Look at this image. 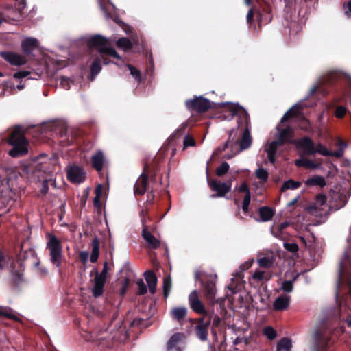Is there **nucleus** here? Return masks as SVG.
Returning <instances> with one entry per match:
<instances>
[{
  "mask_svg": "<svg viewBox=\"0 0 351 351\" xmlns=\"http://www.w3.org/2000/svg\"><path fill=\"white\" fill-rule=\"evenodd\" d=\"M67 179L72 183H81L85 180L86 173L77 165H71L66 170Z\"/></svg>",
  "mask_w": 351,
  "mask_h": 351,
  "instance_id": "obj_12",
  "label": "nucleus"
},
{
  "mask_svg": "<svg viewBox=\"0 0 351 351\" xmlns=\"http://www.w3.org/2000/svg\"><path fill=\"white\" fill-rule=\"evenodd\" d=\"M1 57L13 66H22L27 63L25 57L12 51H2Z\"/></svg>",
  "mask_w": 351,
  "mask_h": 351,
  "instance_id": "obj_14",
  "label": "nucleus"
},
{
  "mask_svg": "<svg viewBox=\"0 0 351 351\" xmlns=\"http://www.w3.org/2000/svg\"><path fill=\"white\" fill-rule=\"evenodd\" d=\"M107 56L113 57L117 60L121 59L119 54L117 52V51L114 48L108 47L106 46V47L101 49V55H100V56L101 57V58L103 60V63L104 64H108L110 62V61L108 60V58L106 57Z\"/></svg>",
  "mask_w": 351,
  "mask_h": 351,
  "instance_id": "obj_23",
  "label": "nucleus"
},
{
  "mask_svg": "<svg viewBox=\"0 0 351 351\" xmlns=\"http://www.w3.org/2000/svg\"><path fill=\"white\" fill-rule=\"evenodd\" d=\"M211 320L212 315L203 316L195 319V334L196 337L202 341L208 340V329Z\"/></svg>",
  "mask_w": 351,
  "mask_h": 351,
  "instance_id": "obj_8",
  "label": "nucleus"
},
{
  "mask_svg": "<svg viewBox=\"0 0 351 351\" xmlns=\"http://www.w3.org/2000/svg\"><path fill=\"white\" fill-rule=\"evenodd\" d=\"M88 258V252L86 251H82L79 254V259L83 263L86 264Z\"/></svg>",
  "mask_w": 351,
  "mask_h": 351,
  "instance_id": "obj_60",
  "label": "nucleus"
},
{
  "mask_svg": "<svg viewBox=\"0 0 351 351\" xmlns=\"http://www.w3.org/2000/svg\"><path fill=\"white\" fill-rule=\"evenodd\" d=\"M305 184L307 186H318L323 188L326 186V180L324 177L321 176H314L309 178L305 181Z\"/></svg>",
  "mask_w": 351,
  "mask_h": 351,
  "instance_id": "obj_32",
  "label": "nucleus"
},
{
  "mask_svg": "<svg viewBox=\"0 0 351 351\" xmlns=\"http://www.w3.org/2000/svg\"><path fill=\"white\" fill-rule=\"evenodd\" d=\"M254 174L256 178L260 180L261 182L262 183L266 182L269 178L268 171L262 167H259L258 169H257Z\"/></svg>",
  "mask_w": 351,
  "mask_h": 351,
  "instance_id": "obj_40",
  "label": "nucleus"
},
{
  "mask_svg": "<svg viewBox=\"0 0 351 351\" xmlns=\"http://www.w3.org/2000/svg\"><path fill=\"white\" fill-rule=\"evenodd\" d=\"M162 288L164 298H167L171 289V279L170 276L164 278Z\"/></svg>",
  "mask_w": 351,
  "mask_h": 351,
  "instance_id": "obj_42",
  "label": "nucleus"
},
{
  "mask_svg": "<svg viewBox=\"0 0 351 351\" xmlns=\"http://www.w3.org/2000/svg\"><path fill=\"white\" fill-rule=\"evenodd\" d=\"M252 143V138L250 136V129L248 126L245 128L241 139L239 143L240 150L248 149Z\"/></svg>",
  "mask_w": 351,
  "mask_h": 351,
  "instance_id": "obj_27",
  "label": "nucleus"
},
{
  "mask_svg": "<svg viewBox=\"0 0 351 351\" xmlns=\"http://www.w3.org/2000/svg\"><path fill=\"white\" fill-rule=\"evenodd\" d=\"M93 274H95V276L93 280L94 286L92 289V293L97 298L102 295L106 279L99 277V272L95 268L90 272V276H93Z\"/></svg>",
  "mask_w": 351,
  "mask_h": 351,
  "instance_id": "obj_15",
  "label": "nucleus"
},
{
  "mask_svg": "<svg viewBox=\"0 0 351 351\" xmlns=\"http://www.w3.org/2000/svg\"><path fill=\"white\" fill-rule=\"evenodd\" d=\"M290 302V297L286 295L278 296L274 302V309L284 311L287 308Z\"/></svg>",
  "mask_w": 351,
  "mask_h": 351,
  "instance_id": "obj_25",
  "label": "nucleus"
},
{
  "mask_svg": "<svg viewBox=\"0 0 351 351\" xmlns=\"http://www.w3.org/2000/svg\"><path fill=\"white\" fill-rule=\"evenodd\" d=\"M47 238V249L49 252L50 261L53 265L60 269L63 259L62 243L53 234H48Z\"/></svg>",
  "mask_w": 351,
  "mask_h": 351,
  "instance_id": "obj_5",
  "label": "nucleus"
},
{
  "mask_svg": "<svg viewBox=\"0 0 351 351\" xmlns=\"http://www.w3.org/2000/svg\"><path fill=\"white\" fill-rule=\"evenodd\" d=\"M183 144L184 148H186L188 147H193L196 145V141L192 136L188 134L185 136Z\"/></svg>",
  "mask_w": 351,
  "mask_h": 351,
  "instance_id": "obj_49",
  "label": "nucleus"
},
{
  "mask_svg": "<svg viewBox=\"0 0 351 351\" xmlns=\"http://www.w3.org/2000/svg\"><path fill=\"white\" fill-rule=\"evenodd\" d=\"M259 215L262 221H270L274 216V210L269 206H262L258 209Z\"/></svg>",
  "mask_w": 351,
  "mask_h": 351,
  "instance_id": "obj_31",
  "label": "nucleus"
},
{
  "mask_svg": "<svg viewBox=\"0 0 351 351\" xmlns=\"http://www.w3.org/2000/svg\"><path fill=\"white\" fill-rule=\"evenodd\" d=\"M86 43L90 49H96L99 51V55H101V50L107 46L108 40L104 36L97 34L88 38Z\"/></svg>",
  "mask_w": 351,
  "mask_h": 351,
  "instance_id": "obj_16",
  "label": "nucleus"
},
{
  "mask_svg": "<svg viewBox=\"0 0 351 351\" xmlns=\"http://www.w3.org/2000/svg\"><path fill=\"white\" fill-rule=\"evenodd\" d=\"M258 265L261 267L269 268L274 264V258L264 256L258 261Z\"/></svg>",
  "mask_w": 351,
  "mask_h": 351,
  "instance_id": "obj_46",
  "label": "nucleus"
},
{
  "mask_svg": "<svg viewBox=\"0 0 351 351\" xmlns=\"http://www.w3.org/2000/svg\"><path fill=\"white\" fill-rule=\"evenodd\" d=\"M171 313L173 319L180 322L186 316L187 310L185 307H176L171 310Z\"/></svg>",
  "mask_w": 351,
  "mask_h": 351,
  "instance_id": "obj_34",
  "label": "nucleus"
},
{
  "mask_svg": "<svg viewBox=\"0 0 351 351\" xmlns=\"http://www.w3.org/2000/svg\"><path fill=\"white\" fill-rule=\"evenodd\" d=\"M343 9L346 16H351V1H349L347 3L343 5Z\"/></svg>",
  "mask_w": 351,
  "mask_h": 351,
  "instance_id": "obj_61",
  "label": "nucleus"
},
{
  "mask_svg": "<svg viewBox=\"0 0 351 351\" xmlns=\"http://www.w3.org/2000/svg\"><path fill=\"white\" fill-rule=\"evenodd\" d=\"M137 285L138 287V294L140 295H143L147 293V287L143 282L142 279H140L137 281Z\"/></svg>",
  "mask_w": 351,
  "mask_h": 351,
  "instance_id": "obj_55",
  "label": "nucleus"
},
{
  "mask_svg": "<svg viewBox=\"0 0 351 351\" xmlns=\"http://www.w3.org/2000/svg\"><path fill=\"white\" fill-rule=\"evenodd\" d=\"M263 333L269 340H274L277 337L276 330L271 326H266L263 328Z\"/></svg>",
  "mask_w": 351,
  "mask_h": 351,
  "instance_id": "obj_43",
  "label": "nucleus"
},
{
  "mask_svg": "<svg viewBox=\"0 0 351 351\" xmlns=\"http://www.w3.org/2000/svg\"><path fill=\"white\" fill-rule=\"evenodd\" d=\"M213 315V313H210ZM213 319V326L215 327H218L220 326L221 323V317L218 315H215L213 317L212 316Z\"/></svg>",
  "mask_w": 351,
  "mask_h": 351,
  "instance_id": "obj_64",
  "label": "nucleus"
},
{
  "mask_svg": "<svg viewBox=\"0 0 351 351\" xmlns=\"http://www.w3.org/2000/svg\"><path fill=\"white\" fill-rule=\"evenodd\" d=\"M7 142L12 147L8 152L10 156L16 158L27 154L29 142L20 126H16L12 130L8 138Z\"/></svg>",
  "mask_w": 351,
  "mask_h": 351,
  "instance_id": "obj_2",
  "label": "nucleus"
},
{
  "mask_svg": "<svg viewBox=\"0 0 351 351\" xmlns=\"http://www.w3.org/2000/svg\"><path fill=\"white\" fill-rule=\"evenodd\" d=\"M116 44L118 48L123 49L124 51H128L132 48V42L125 37L119 38Z\"/></svg>",
  "mask_w": 351,
  "mask_h": 351,
  "instance_id": "obj_38",
  "label": "nucleus"
},
{
  "mask_svg": "<svg viewBox=\"0 0 351 351\" xmlns=\"http://www.w3.org/2000/svg\"><path fill=\"white\" fill-rule=\"evenodd\" d=\"M276 130H278V134L276 136V140L282 145L291 144L295 145L298 149H300L298 145L299 139L293 140L295 131L291 126L287 125L285 128H282L280 125H278L276 127Z\"/></svg>",
  "mask_w": 351,
  "mask_h": 351,
  "instance_id": "obj_9",
  "label": "nucleus"
},
{
  "mask_svg": "<svg viewBox=\"0 0 351 351\" xmlns=\"http://www.w3.org/2000/svg\"><path fill=\"white\" fill-rule=\"evenodd\" d=\"M215 278L216 276H207L202 274L201 271H196L195 273V281H199L201 283L205 298L208 302L212 304L218 302V301L215 300Z\"/></svg>",
  "mask_w": 351,
  "mask_h": 351,
  "instance_id": "obj_4",
  "label": "nucleus"
},
{
  "mask_svg": "<svg viewBox=\"0 0 351 351\" xmlns=\"http://www.w3.org/2000/svg\"><path fill=\"white\" fill-rule=\"evenodd\" d=\"M252 277L257 282H267L271 278L272 274L269 271L256 270Z\"/></svg>",
  "mask_w": 351,
  "mask_h": 351,
  "instance_id": "obj_33",
  "label": "nucleus"
},
{
  "mask_svg": "<svg viewBox=\"0 0 351 351\" xmlns=\"http://www.w3.org/2000/svg\"><path fill=\"white\" fill-rule=\"evenodd\" d=\"M108 271V263L105 262L104 264L103 269H102L101 272L100 274H99V276L102 278L106 279Z\"/></svg>",
  "mask_w": 351,
  "mask_h": 351,
  "instance_id": "obj_63",
  "label": "nucleus"
},
{
  "mask_svg": "<svg viewBox=\"0 0 351 351\" xmlns=\"http://www.w3.org/2000/svg\"><path fill=\"white\" fill-rule=\"evenodd\" d=\"M144 277L148 285L149 292L152 294H154L156 290V285L158 281L156 274H154V271L149 270L145 272Z\"/></svg>",
  "mask_w": 351,
  "mask_h": 351,
  "instance_id": "obj_24",
  "label": "nucleus"
},
{
  "mask_svg": "<svg viewBox=\"0 0 351 351\" xmlns=\"http://www.w3.org/2000/svg\"><path fill=\"white\" fill-rule=\"evenodd\" d=\"M284 247L288 252H290L291 253H295L299 250V247H298V244H296L295 243H285Z\"/></svg>",
  "mask_w": 351,
  "mask_h": 351,
  "instance_id": "obj_51",
  "label": "nucleus"
},
{
  "mask_svg": "<svg viewBox=\"0 0 351 351\" xmlns=\"http://www.w3.org/2000/svg\"><path fill=\"white\" fill-rule=\"evenodd\" d=\"M347 108L343 106H337L335 110V116L338 119H343L347 113Z\"/></svg>",
  "mask_w": 351,
  "mask_h": 351,
  "instance_id": "obj_48",
  "label": "nucleus"
},
{
  "mask_svg": "<svg viewBox=\"0 0 351 351\" xmlns=\"http://www.w3.org/2000/svg\"><path fill=\"white\" fill-rule=\"evenodd\" d=\"M326 196L324 194H322V193H319L318 195H316L315 197V202L314 203L313 205H311L309 207H308V209L309 210H317L318 209V207L317 206H322L323 205H324L326 202Z\"/></svg>",
  "mask_w": 351,
  "mask_h": 351,
  "instance_id": "obj_39",
  "label": "nucleus"
},
{
  "mask_svg": "<svg viewBox=\"0 0 351 351\" xmlns=\"http://www.w3.org/2000/svg\"><path fill=\"white\" fill-rule=\"evenodd\" d=\"M295 165L297 167H302L306 169H317L319 167V165L315 163L311 160L307 158H300L295 161Z\"/></svg>",
  "mask_w": 351,
  "mask_h": 351,
  "instance_id": "obj_35",
  "label": "nucleus"
},
{
  "mask_svg": "<svg viewBox=\"0 0 351 351\" xmlns=\"http://www.w3.org/2000/svg\"><path fill=\"white\" fill-rule=\"evenodd\" d=\"M58 136L60 138V144L62 146H69L71 145L74 141L73 136H69L66 128H62L60 129Z\"/></svg>",
  "mask_w": 351,
  "mask_h": 351,
  "instance_id": "obj_29",
  "label": "nucleus"
},
{
  "mask_svg": "<svg viewBox=\"0 0 351 351\" xmlns=\"http://www.w3.org/2000/svg\"><path fill=\"white\" fill-rule=\"evenodd\" d=\"M239 192L244 193L245 195L250 193V190L245 182H243L239 188Z\"/></svg>",
  "mask_w": 351,
  "mask_h": 351,
  "instance_id": "obj_62",
  "label": "nucleus"
},
{
  "mask_svg": "<svg viewBox=\"0 0 351 351\" xmlns=\"http://www.w3.org/2000/svg\"><path fill=\"white\" fill-rule=\"evenodd\" d=\"M230 169V165L228 162H223L221 165L216 169L215 173L218 177H222L226 175Z\"/></svg>",
  "mask_w": 351,
  "mask_h": 351,
  "instance_id": "obj_45",
  "label": "nucleus"
},
{
  "mask_svg": "<svg viewBox=\"0 0 351 351\" xmlns=\"http://www.w3.org/2000/svg\"><path fill=\"white\" fill-rule=\"evenodd\" d=\"M129 67V70L130 71V74L138 82H141V73L140 71L136 69L135 68L134 66H132V65H129L128 66Z\"/></svg>",
  "mask_w": 351,
  "mask_h": 351,
  "instance_id": "obj_53",
  "label": "nucleus"
},
{
  "mask_svg": "<svg viewBox=\"0 0 351 351\" xmlns=\"http://www.w3.org/2000/svg\"><path fill=\"white\" fill-rule=\"evenodd\" d=\"M281 289L283 291L289 293L293 290V282L291 280H285L282 283Z\"/></svg>",
  "mask_w": 351,
  "mask_h": 351,
  "instance_id": "obj_52",
  "label": "nucleus"
},
{
  "mask_svg": "<svg viewBox=\"0 0 351 351\" xmlns=\"http://www.w3.org/2000/svg\"><path fill=\"white\" fill-rule=\"evenodd\" d=\"M186 106L191 112L204 113L211 108V103L209 99L199 96L195 97L193 99L187 100Z\"/></svg>",
  "mask_w": 351,
  "mask_h": 351,
  "instance_id": "obj_10",
  "label": "nucleus"
},
{
  "mask_svg": "<svg viewBox=\"0 0 351 351\" xmlns=\"http://www.w3.org/2000/svg\"><path fill=\"white\" fill-rule=\"evenodd\" d=\"M101 62H103V60L100 55L94 58L93 62L90 66V72L93 77L97 75L101 70Z\"/></svg>",
  "mask_w": 351,
  "mask_h": 351,
  "instance_id": "obj_36",
  "label": "nucleus"
},
{
  "mask_svg": "<svg viewBox=\"0 0 351 351\" xmlns=\"http://www.w3.org/2000/svg\"><path fill=\"white\" fill-rule=\"evenodd\" d=\"M229 116L230 119H232L234 116H238L239 119L245 121L246 126L250 124V116L245 109L241 106H230Z\"/></svg>",
  "mask_w": 351,
  "mask_h": 351,
  "instance_id": "obj_19",
  "label": "nucleus"
},
{
  "mask_svg": "<svg viewBox=\"0 0 351 351\" xmlns=\"http://www.w3.org/2000/svg\"><path fill=\"white\" fill-rule=\"evenodd\" d=\"M292 348L291 340L284 337L277 344V351H291Z\"/></svg>",
  "mask_w": 351,
  "mask_h": 351,
  "instance_id": "obj_37",
  "label": "nucleus"
},
{
  "mask_svg": "<svg viewBox=\"0 0 351 351\" xmlns=\"http://www.w3.org/2000/svg\"><path fill=\"white\" fill-rule=\"evenodd\" d=\"M32 260V264L35 267H38L40 261L36 256L35 250L31 247L24 249V245H21V251L17 255V260L11 265V273L12 275L13 283L18 287L23 281V272L25 266L23 262L27 260Z\"/></svg>",
  "mask_w": 351,
  "mask_h": 351,
  "instance_id": "obj_1",
  "label": "nucleus"
},
{
  "mask_svg": "<svg viewBox=\"0 0 351 351\" xmlns=\"http://www.w3.org/2000/svg\"><path fill=\"white\" fill-rule=\"evenodd\" d=\"M92 252L90 257L91 263H95L97 261L99 255V246L100 241L97 237L95 236L93 239L92 243Z\"/></svg>",
  "mask_w": 351,
  "mask_h": 351,
  "instance_id": "obj_28",
  "label": "nucleus"
},
{
  "mask_svg": "<svg viewBox=\"0 0 351 351\" xmlns=\"http://www.w3.org/2000/svg\"><path fill=\"white\" fill-rule=\"evenodd\" d=\"M207 182L210 191L215 193L211 195L212 198L225 197L226 195L231 191V182H222L210 178L208 174H207Z\"/></svg>",
  "mask_w": 351,
  "mask_h": 351,
  "instance_id": "obj_7",
  "label": "nucleus"
},
{
  "mask_svg": "<svg viewBox=\"0 0 351 351\" xmlns=\"http://www.w3.org/2000/svg\"><path fill=\"white\" fill-rule=\"evenodd\" d=\"M189 303L190 308L196 313L203 316L212 315L206 311L202 301L199 299L198 292L193 290L189 295Z\"/></svg>",
  "mask_w": 351,
  "mask_h": 351,
  "instance_id": "obj_11",
  "label": "nucleus"
},
{
  "mask_svg": "<svg viewBox=\"0 0 351 351\" xmlns=\"http://www.w3.org/2000/svg\"><path fill=\"white\" fill-rule=\"evenodd\" d=\"M100 8L106 19H112L114 23L120 26L123 24V22L120 19L114 9L111 8L110 6L105 5L101 2Z\"/></svg>",
  "mask_w": 351,
  "mask_h": 351,
  "instance_id": "obj_21",
  "label": "nucleus"
},
{
  "mask_svg": "<svg viewBox=\"0 0 351 351\" xmlns=\"http://www.w3.org/2000/svg\"><path fill=\"white\" fill-rule=\"evenodd\" d=\"M263 12L266 14L264 16V14L262 13L260 10L256 12L257 14V20L258 25L261 26L263 23H268L271 21V16H270L271 8L269 5H265L264 8H263Z\"/></svg>",
  "mask_w": 351,
  "mask_h": 351,
  "instance_id": "obj_26",
  "label": "nucleus"
},
{
  "mask_svg": "<svg viewBox=\"0 0 351 351\" xmlns=\"http://www.w3.org/2000/svg\"><path fill=\"white\" fill-rule=\"evenodd\" d=\"M282 146L277 140H274L271 141L268 148L266 149L267 153L269 154H276L277 149L278 147Z\"/></svg>",
  "mask_w": 351,
  "mask_h": 351,
  "instance_id": "obj_47",
  "label": "nucleus"
},
{
  "mask_svg": "<svg viewBox=\"0 0 351 351\" xmlns=\"http://www.w3.org/2000/svg\"><path fill=\"white\" fill-rule=\"evenodd\" d=\"M29 74H30V73L29 71H20L16 72L14 74V77L15 79H21V78H24V77L28 76Z\"/></svg>",
  "mask_w": 351,
  "mask_h": 351,
  "instance_id": "obj_59",
  "label": "nucleus"
},
{
  "mask_svg": "<svg viewBox=\"0 0 351 351\" xmlns=\"http://www.w3.org/2000/svg\"><path fill=\"white\" fill-rule=\"evenodd\" d=\"M142 237L147 242L148 247L152 249H157L160 247V241L149 231L145 220L142 219Z\"/></svg>",
  "mask_w": 351,
  "mask_h": 351,
  "instance_id": "obj_17",
  "label": "nucleus"
},
{
  "mask_svg": "<svg viewBox=\"0 0 351 351\" xmlns=\"http://www.w3.org/2000/svg\"><path fill=\"white\" fill-rule=\"evenodd\" d=\"M3 317L14 320L16 319V317L12 313V310L10 308L0 306V317Z\"/></svg>",
  "mask_w": 351,
  "mask_h": 351,
  "instance_id": "obj_44",
  "label": "nucleus"
},
{
  "mask_svg": "<svg viewBox=\"0 0 351 351\" xmlns=\"http://www.w3.org/2000/svg\"><path fill=\"white\" fill-rule=\"evenodd\" d=\"M301 185V183L300 182L294 181L293 180H289L287 181H285L282 187H281V191H285L288 189H296L299 188Z\"/></svg>",
  "mask_w": 351,
  "mask_h": 351,
  "instance_id": "obj_41",
  "label": "nucleus"
},
{
  "mask_svg": "<svg viewBox=\"0 0 351 351\" xmlns=\"http://www.w3.org/2000/svg\"><path fill=\"white\" fill-rule=\"evenodd\" d=\"M91 165L97 171H101L104 167V156L101 150H98L91 157Z\"/></svg>",
  "mask_w": 351,
  "mask_h": 351,
  "instance_id": "obj_22",
  "label": "nucleus"
},
{
  "mask_svg": "<svg viewBox=\"0 0 351 351\" xmlns=\"http://www.w3.org/2000/svg\"><path fill=\"white\" fill-rule=\"evenodd\" d=\"M184 335L182 332H176L173 334L167 343V351H183V348L180 346V343Z\"/></svg>",
  "mask_w": 351,
  "mask_h": 351,
  "instance_id": "obj_18",
  "label": "nucleus"
},
{
  "mask_svg": "<svg viewBox=\"0 0 351 351\" xmlns=\"http://www.w3.org/2000/svg\"><path fill=\"white\" fill-rule=\"evenodd\" d=\"M130 284V280L128 278H125L123 281L122 288L120 291V295H124L127 291V289L128 288Z\"/></svg>",
  "mask_w": 351,
  "mask_h": 351,
  "instance_id": "obj_58",
  "label": "nucleus"
},
{
  "mask_svg": "<svg viewBox=\"0 0 351 351\" xmlns=\"http://www.w3.org/2000/svg\"><path fill=\"white\" fill-rule=\"evenodd\" d=\"M301 108L300 106H294L283 115L280 120V123H284L291 118L299 117L301 113Z\"/></svg>",
  "mask_w": 351,
  "mask_h": 351,
  "instance_id": "obj_30",
  "label": "nucleus"
},
{
  "mask_svg": "<svg viewBox=\"0 0 351 351\" xmlns=\"http://www.w3.org/2000/svg\"><path fill=\"white\" fill-rule=\"evenodd\" d=\"M38 47V40L35 38H27L21 43V49L25 55L29 56Z\"/></svg>",
  "mask_w": 351,
  "mask_h": 351,
  "instance_id": "obj_20",
  "label": "nucleus"
},
{
  "mask_svg": "<svg viewBox=\"0 0 351 351\" xmlns=\"http://www.w3.org/2000/svg\"><path fill=\"white\" fill-rule=\"evenodd\" d=\"M147 166L144 165L143 171L134 186L135 195H143L145 193L148 185V174L146 173Z\"/></svg>",
  "mask_w": 351,
  "mask_h": 351,
  "instance_id": "obj_13",
  "label": "nucleus"
},
{
  "mask_svg": "<svg viewBox=\"0 0 351 351\" xmlns=\"http://www.w3.org/2000/svg\"><path fill=\"white\" fill-rule=\"evenodd\" d=\"M49 191V180H45L43 181L41 184L40 193L42 195H45L48 193Z\"/></svg>",
  "mask_w": 351,
  "mask_h": 351,
  "instance_id": "obj_57",
  "label": "nucleus"
},
{
  "mask_svg": "<svg viewBox=\"0 0 351 351\" xmlns=\"http://www.w3.org/2000/svg\"><path fill=\"white\" fill-rule=\"evenodd\" d=\"M230 141L228 140L223 145L219 146L213 152V155H219L229 147Z\"/></svg>",
  "mask_w": 351,
  "mask_h": 351,
  "instance_id": "obj_56",
  "label": "nucleus"
},
{
  "mask_svg": "<svg viewBox=\"0 0 351 351\" xmlns=\"http://www.w3.org/2000/svg\"><path fill=\"white\" fill-rule=\"evenodd\" d=\"M298 145L301 149H303L304 153L308 156L314 155L318 153L324 156H332V152L328 150L326 146L319 143L316 146L313 141L309 136H304L300 138L298 141Z\"/></svg>",
  "mask_w": 351,
  "mask_h": 351,
  "instance_id": "obj_6",
  "label": "nucleus"
},
{
  "mask_svg": "<svg viewBox=\"0 0 351 351\" xmlns=\"http://www.w3.org/2000/svg\"><path fill=\"white\" fill-rule=\"evenodd\" d=\"M132 326H136L138 328L146 327V320L142 318H136L131 323Z\"/></svg>",
  "mask_w": 351,
  "mask_h": 351,
  "instance_id": "obj_54",
  "label": "nucleus"
},
{
  "mask_svg": "<svg viewBox=\"0 0 351 351\" xmlns=\"http://www.w3.org/2000/svg\"><path fill=\"white\" fill-rule=\"evenodd\" d=\"M145 165L147 166V172H148V173H156L160 170L159 162L158 161H156V160H154L152 162V164L150 166V167H148V166L147 165Z\"/></svg>",
  "mask_w": 351,
  "mask_h": 351,
  "instance_id": "obj_50",
  "label": "nucleus"
},
{
  "mask_svg": "<svg viewBox=\"0 0 351 351\" xmlns=\"http://www.w3.org/2000/svg\"><path fill=\"white\" fill-rule=\"evenodd\" d=\"M313 340L315 351H329L336 341L332 329L325 324L315 328Z\"/></svg>",
  "mask_w": 351,
  "mask_h": 351,
  "instance_id": "obj_3",
  "label": "nucleus"
}]
</instances>
